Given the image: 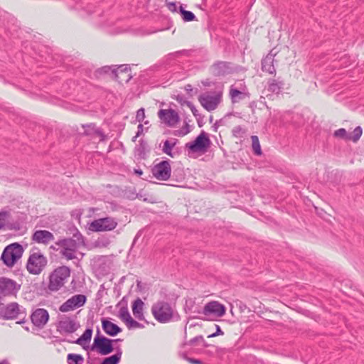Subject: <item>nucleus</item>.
<instances>
[{"mask_svg":"<svg viewBox=\"0 0 364 364\" xmlns=\"http://www.w3.org/2000/svg\"><path fill=\"white\" fill-rule=\"evenodd\" d=\"M70 267L65 265L55 268L49 275L47 289L51 292L59 291L64 287L70 276Z\"/></svg>","mask_w":364,"mask_h":364,"instance_id":"nucleus-1","label":"nucleus"},{"mask_svg":"<svg viewBox=\"0 0 364 364\" xmlns=\"http://www.w3.org/2000/svg\"><path fill=\"white\" fill-rule=\"evenodd\" d=\"M151 313L154 318L161 323L171 322L175 316L179 318L178 314H175L171 304L165 301H158L151 306Z\"/></svg>","mask_w":364,"mask_h":364,"instance_id":"nucleus-2","label":"nucleus"},{"mask_svg":"<svg viewBox=\"0 0 364 364\" xmlns=\"http://www.w3.org/2000/svg\"><path fill=\"white\" fill-rule=\"evenodd\" d=\"M47 258L38 248H33L28 259L26 269L30 274H40L47 265Z\"/></svg>","mask_w":364,"mask_h":364,"instance_id":"nucleus-3","label":"nucleus"},{"mask_svg":"<svg viewBox=\"0 0 364 364\" xmlns=\"http://www.w3.org/2000/svg\"><path fill=\"white\" fill-rule=\"evenodd\" d=\"M23 248L18 242H14L7 245L3 250L1 259L8 267H12L22 257Z\"/></svg>","mask_w":364,"mask_h":364,"instance_id":"nucleus-4","label":"nucleus"},{"mask_svg":"<svg viewBox=\"0 0 364 364\" xmlns=\"http://www.w3.org/2000/svg\"><path fill=\"white\" fill-rule=\"evenodd\" d=\"M122 339H110L100 334V331L97 328V334L94 338V342L90 347L91 350H97L101 355H108L114 350L113 342H121Z\"/></svg>","mask_w":364,"mask_h":364,"instance_id":"nucleus-5","label":"nucleus"},{"mask_svg":"<svg viewBox=\"0 0 364 364\" xmlns=\"http://www.w3.org/2000/svg\"><path fill=\"white\" fill-rule=\"evenodd\" d=\"M223 97V91L217 90L213 92H206L198 97L200 104L208 112L215 110L220 104Z\"/></svg>","mask_w":364,"mask_h":364,"instance_id":"nucleus-6","label":"nucleus"},{"mask_svg":"<svg viewBox=\"0 0 364 364\" xmlns=\"http://www.w3.org/2000/svg\"><path fill=\"white\" fill-rule=\"evenodd\" d=\"M210 143L207 134L202 131L194 141L186 144V148L192 153L205 152L210 146Z\"/></svg>","mask_w":364,"mask_h":364,"instance_id":"nucleus-7","label":"nucleus"},{"mask_svg":"<svg viewBox=\"0 0 364 364\" xmlns=\"http://www.w3.org/2000/svg\"><path fill=\"white\" fill-rule=\"evenodd\" d=\"M154 177L160 181H167L171 175V161L168 159L154 164L151 168Z\"/></svg>","mask_w":364,"mask_h":364,"instance_id":"nucleus-8","label":"nucleus"},{"mask_svg":"<svg viewBox=\"0 0 364 364\" xmlns=\"http://www.w3.org/2000/svg\"><path fill=\"white\" fill-rule=\"evenodd\" d=\"M80 325L75 318L70 316L63 317L57 323V331L60 334H71L75 333Z\"/></svg>","mask_w":364,"mask_h":364,"instance_id":"nucleus-9","label":"nucleus"},{"mask_svg":"<svg viewBox=\"0 0 364 364\" xmlns=\"http://www.w3.org/2000/svg\"><path fill=\"white\" fill-rule=\"evenodd\" d=\"M117 221L110 217L95 220L91 223L92 230L96 232L111 231L117 225Z\"/></svg>","mask_w":364,"mask_h":364,"instance_id":"nucleus-10","label":"nucleus"},{"mask_svg":"<svg viewBox=\"0 0 364 364\" xmlns=\"http://www.w3.org/2000/svg\"><path fill=\"white\" fill-rule=\"evenodd\" d=\"M87 296L84 294H76L68 299L59 307L61 312H68L85 305Z\"/></svg>","mask_w":364,"mask_h":364,"instance_id":"nucleus-11","label":"nucleus"},{"mask_svg":"<svg viewBox=\"0 0 364 364\" xmlns=\"http://www.w3.org/2000/svg\"><path fill=\"white\" fill-rule=\"evenodd\" d=\"M20 287L11 279L4 277H0V294L4 296L16 295Z\"/></svg>","mask_w":364,"mask_h":364,"instance_id":"nucleus-12","label":"nucleus"},{"mask_svg":"<svg viewBox=\"0 0 364 364\" xmlns=\"http://www.w3.org/2000/svg\"><path fill=\"white\" fill-rule=\"evenodd\" d=\"M178 140L176 138H171L165 140L159 146L164 154L168 155L171 158H176L181 155V150L176 147Z\"/></svg>","mask_w":364,"mask_h":364,"instance_id":"nucleus-13","label":"nucleus"},{"mask_svg":"<svg viewBox=\"0 0 364 364\" xmlns=\"http://www.w3.org/2000/svg\"><path fill=\"white\" fill-rule=\"evenodd\" d=\"M159 118L168 127H173L180 121L178 112L173 109H160L158 112Z\"/></svg>","mask_w":364,"mask_h":364,"instance_id":"nucleus-14","label":"nucleus"},{"mask_svg":"<svg viewBox=\"0 0 364 364\" xmlns=\"http://www.w3.org/2000/svg\"><path fill=\"white\" fill-rule=\"evenodd\" d=\"M212 73L215 76H224L237 71L232 63L226 61H218L211 66Z\"/></svg>","mask_w":364,"mask_h":364,"instance_id":"nucleus-15","label":"nucleus"},{"mask_svg":"<svg viewBox=\"0 0 364 364\" xmlns=\"http://www.w3.org/2000/svg\"><path fill=\"white\" fill-rule=\"evenodd\" d=\"M130 72V67L129 65H121L117 68H113L112 75L114 78L119 83H127L132 79V76Z\"/></svg>","mask_w":364,"mask_h":364,"instance_id":"nucleus-16","label":"nucleus"},{"mask_svg":"<svg viewBox=\"0 0 364 364\" xmlns=\"http://www.w3.org/2000/svg\"><path fill=\"white\" fill-rule=\"evenodd\" d=\"M202 313L205 316L214 315L221 317L225 314V307L218 301H210L205 305Z\"/></svg>","mask_w":364,"mask_h":364,"instance_id":"nucleus-17","label":"nucleus"},{"mask_svg":"<svg viewBox=\"0 0 364 364\" xmlns=\"http://www.w3.org/2000/svg\"><path fill=\"white\" fill-rule=\"evenodd\" d=\"M48 312L44 309H36L31 316L32 323L38 328L43 327L48 322Z\"/></svg>","mask_w":364,"mask_h":364,"instance_id":"nucleus-18","label":"nucleus"},{"mask_svg":"<svg viewBox=\"0 0 364 364\" xmlns=\"http://www.w3.org/2000/svg\"><path fill=\"white\" fill-rule=\"evenodd\" d=\"M18 314H20L19 306L16 302L8 304L0 311L1 316L6 320L16 318Z\"/></svg>","mask_w":364,"mask_h":364,"instance_id":"nucleus-19","label":"nucleus"},{"mask_svg":"<svg viewBox=\"0 0 364 364\" xmlns=\"http://www.w3.org/2000/svg\"><path fill=\"white\" fill-rule=\"evenodd\" d=\"M54 235L52 232L46 230H36L32 235V240L39 244L47 245L54 240Z\"/></svg>","mask_w":364,"mask_h":364,"instance_id":"nucleus-20","label":"nucleus"},{"mask_svg":"<svg viewBox=\"0 0 364 364\" xmlns=\"http://www.w3.org/2000/svg\"><path fill=\"white\" fill-rule=\"evenodd\" d=\"M119 317L122 321L125 322L127 327L129 329L136 328L139 324V322L134 320L128 310L127 305L122 306L119 310Z\"/></svg>","mask_w":364,"mask_h":364,"instance_id":"nucleus-21","label":"nucleus"},{"mask_svg":"<svg viewBox=\"0 0 364 364\" xmlns=\"http://www.w3.org/2000/svg\"><path fill=\"white\" fill-rule=\"evenodd\" d=\"M101 321L103 331L106 334L110 336H115L122 331L119 326L111 322L106 318H102Z\"/></svg>","mask_w":364,"mask_h":364,"instance_id":"nucleus-22","label":"nucleus"},{"mask_svg":"<svg viewBox=\"0 0 364 364\" xmlns=\"http://www.w3.org/2000/svg\"><path fill=\"white\" fill-rule=\"evenodd\" d=\"M284 86V82L280 77L277 79H269L267 82V90L273 94H280Z\"/></svg>","mask_w":364,"mask_h":364,"instance_id":"nucleus-23","label":"nucleus"},{"mask_svg":"<svg viewBox=\"0 0 364 364\" xmlns=\"http://www.w3.org/2000/svg\"><path fill=\"white\" fill-rule=\"evenodd\" d=\"M275 54L272 53V50L266 55L262 60V70L264 72H267L269 74H274L276 73V69L274 65Z\"/></svg>","mask_w":364,"mask_h":364,"instance_id":"nucleus-24","label":"nucleus"},{"mask_svg":"<svg viewBox=\"0 0 364 364\" xmlns=\"http://www.w3.org/2000/svg\"><path fill=\"white\" fill-rule=\"evenodd\" d=\"M229 95L232 104L237 103L250 97L248 92L240 91L234 85L230 87Z\"/></svg>","mask_w":364,"mask_h":364,"instance_id":"nucleus-25","label":"nucleus"},{"mask_svg":"<svg viewBox=\"0 0 364 364\" xmlns=\"http://www.w3.org/2000/svg\"><path fill=\"white\" fill-rule=\"evenodd\" d=\"M144 303L140 298H137L135 299L132 306V312L134 317L140 321H144L145 319L144 316Z\"/></svg>","mask_w":364,"mask_h":364,"instance_id":"nucleus-26","label":"nucleus"},{"mask_svg":"<svg viewBox=\"0 0 364 364\" xmlns=\"http://www.w3.org/2000/svg\"><path fill=\"white\" fill-rule=\"evenodd\" d=\"M56 245L63 249H66L70 251H77L79 248V243L73 238H65L59 240Z\"/></svg>","mask_w":364,"mask_h":364,"instance_id":"nucleus-27","label":"nucleus"},{"mask_svg":"<svg viewBox=\"0 0 364 364\" xmlns=\"http://www.w3.org/2000/svg\"><path fill=\"white\" fill-rule=\"evenodd\" d=\"M92 335V328H87L82 335H81L76 341H72V343L82 346L84 343H87L90 341Z\"/></svg>","mask_w":364,"mask_h":364,"instance_id":"nucleus-28","label":"nucleus"},{"mask_svg":"<svg viewBox=\"0 0 364 364\" xmlns=\"http://www.w3.org/2000/svg\"><path fill=\"white\" fill-rule=\"evenodd\" d=\"M178 13L181 14L184 22H190L196 20L195 14L192 11L185 10L182 5L178 8Z\"/></svg>","mask_w":364,"mask_h":364,"instance_id":"nucleus-29","label":"nucleus"},{"mask_svg":"<svg viewBox=\"0 0 364 364\" xmlns=\"http://www.w3.org/2000/svg\"><path fill=\"white\" fill-rule=\"evenodd\" d=\"M68 364H83L84 358L80 354L69 353L67 356Z\"/></svg>","mask_w":364,"mask_h":364,"instance_id":"nucleus-30","label":"nucleus"},{"mask_svg":"<svg viewBox=\"0 0 364 364\" xmlns=\"http://www.w3.org/2000/svg\"><path fill=\"white\" fill-rule=\"evenodd\" d=\"M252 147L255 155L260 156L262 154V149L257 136H252Z\"/></svg>","mask_w":364,"mask_h":364,"instance_id":"nucleus-31","label":"nucleus"},{"mask_svg":"<svg viewBox=\"0 0 364 364\" xmlns=\"http://www.w3.org/2000/svg\"><path fill=\"white\" fill-rule=\"evenodd\" d=\"M82 127H92V129L93 130V132L95 134L100 137V141H103L106 139V135L103 132L102 129L100 128H96L95 124L93 123L89 124H83Z\"/></svg>","mask_w":364,"mask_h":364,"instance_id":"nucleus-32","label":"nucleus"},{"mask_svg":"<svg viewBox=\"0 0 364 364\" xmlns=\"http://www.w3.org/2000/svg\"><path fill=\"white\" fill-rule=\"evenodd\" d=\"M146 146H147L146 142L144 140L141 139L139 141V144L138 146L136 147V151L138 153V155L142 159H144L146 155Z\"/></svg>","mask_w":364,"mask_h":364,"instance_id":"nucleus-33","label":"nucleus"},{"mask_svg":"<svg viewBox=\"0 0 364 364\" xmlns=\"http://www.w3.org/2000/svg\"><path fill=\"white\" fill-rule=\"evenodd\" d=\"M362 133V128L360 126L356 127L353 132V134H349V140H352L353 142L358 141L360 138Z\"/></svg>","mask_w":364,"mask_h":364,"instance_id":"nucleus-34","label":"nucleus"},{"mask_svg":"<svg viewBox=\"0 0 364 364\" xmlns=\"http://www.w3.org/2000/svg\"><path fill=\"white\" fill-rule=\"evenodd\" d=\"M77 251H70L67 250L66 249L61 248L60 250V254L62 257H65L68 260H71L76 258V253Z\"/></svg>","mask_w":364,"mask_h":364,"instance_id":"nucleus-35","label":"nucleus"},{"mask_svg":"<svg viewBox=\"0 0 364 364\" xmlns=\"http://www.w3.org/2000/svg\"><path fill=\"white\" fill-rule=\"evenodd\" d=\"M334 136L348 139L349 140V134H347V132L345 129L341 128L334 132Z\"/></svg>","mask_w":364,"mask_h":364,"instance_id":"nucleus-36","label":"nucleus"},{"mask_svg":"<svg viewBox=\"0 0 364 364\" xmlns=\"http://www.w3.org/2000/svg\"><path fill=\"white\" fill-rule=\"evenodd\" d=\"M112 70H113V68L111 66H108V65L103 66V67L97 69L95 71V75L97 76H100V75H102L108 74L109 73H112Z\"/></svg>","mask_w":364,"mask_h":364,"instance_id":"nucleus-37","label":"nucleus"},{"mask_svg":"<svg viewBox=\"0 0 364 364\" xmlns=\"http://www.w3.org/2000/svg\"><path fill=\"white\" fill-rule=\"evenodd\" d=\"M232 133L235 137H241L245 133V131L240 126H236L232 129Z\"/></svg>","mask_w":364,"mask_h":364,"instance_id":"nucleus-38","label":"nucleus"},{"mask_svg":"<svg viewBox=\"0 0 364 364\" xmlns=\"http://www.w3.org/2000/svg\"><path fill=\"white\" fill-rule=\"evenodd\" d=\"M145 118V110L144 108H140L137 110L136 114V120L141 124Z\"/></svg>","mask_w":364,"mask_h":364,"instance_id":"nucleus-39","label":"nucleus"},{"mask_svg":"<svg viewBox=\"0 0 364 364\" xmlns=\"http://www.w3.org/2000/svg\"><path fill=\"white\" fill-rule=\"evenodd\" d=\"M188 125L186 124L185 127H183L182 129L176 130L174 132L175 136H184L187 134L189 132Z\"/></svg>","mask_w":364,"mask_h":364,"instance_id":"nucleus-40","label":"nucleus"},{"mask_svg":"<svg viewBox=\"0 0 364 364\" xmlns=\"http://www.w3.org/2000/svg\"><path fill=\"white\" fill-rule=\"evenodd\" d=\"M198 341L204 342V338H203V336L200 335V336H197L193 338L192 339H191L188 341V344L190 346H194L196 344V343L198 342Z\"/></svg>","mask_w":364,"mask_h":364,"instance_id":"nucleus-41","label":"nucleus"},{"mask_svg":"<svg viewBox=\"0 0 364 364\" xmlns=\"http://www.w3.org/2000/svg\"><path fill=\"white\" fill-rule=\"evenodd\" d=\"M186 105L188 106L190 108V109L191 110L193 114L196 117H198V116L200 115L198 112V110L196 109V107L194 106V105L191 102H186Z\"/></svg>","mask_w":364,"mask_h":364,"instance_id":"nucleus-42","label":"nucleus"},{"mask_svg":"<svg viewBox=\"0 0 364 364\" xmlns=\"http://www.w3.org/2000/svg\"><path fill=\"white\" fill-rule=\"evenodd\" d=\"M166 6L168 10L171 12H178L176 2H167Z\"/></svg>","mask_w":364,"mask_h":364,"instance_id":"nucleus-43","label":"nucleus"},{"mask_svg":"<svg viewBox=\"0 0 364 364\" xmlns=\"http://www.w3.org/2000/svg\"><path fill=\"white\" fill-rule=\"evenodd\" d=\"M97 243L98 245L107 247L110 243V240L108 238H101L98 239Z\"/></svg>","mask_w":364,"mask_h":364,"instance_id":"nucleus-44","label":"nucleus"},{"mask_svg":"<svg viewBox=\"0 0 364 364\" xmlns=\"http://www.w3.org/2000/svg\"><path fill=\"white\" fill-rule=\"evenodd\" d=\"M176 100L181 105H186V102H188V100H186V97H184L183 95H178L176 97Z\"/></svg>","mask_w":364,"mask_h":364,"instance_id":"nucleus-45","label":"nucleus"},{"mask_svg":"<svg viewBox=\"0 0 364 364\" xmlns=\"http://www.w3.org/2000/svg\"><path fill=\"white\" fill-rule=\"evenodd\" d=\"M187 361L191 364H203V362L200 360L193 358H187Z\"/></svg>","mask_w":364,"mask_h":364,"instance_id":"nucleus-46","label":"nucleus"},{"mask_svg":"<svg viewBox=\"0 0 364 364\" xmlns=\"http://www.w3.org/2000/svg\"><path fill=\"white\" fill-rule=\"evenodd\" d=\"M85 129V131L83 132V134L86 136H89V135H91L92 134H94L93 132V130L92 129V127L90 128H88V127H83Z\"/></svg>","mask_w":364,"mask_h":364,"instance_id":"nucleus-47","label":"nucleus"},{"mask_svg":"<svg viewBox=\"0 0 364 364\" xmlns=\"http://www.w3.org/2000/svg\"><path fill=\"white\" fill-rule=\"evenodd\" d=\"M137 132L136 134V136H139L141 134H142V132H143V125L142 124H139L137 127Z\"/></svg>","mask_w":364,"mask_h":364,"instance_id":"nucleus-48","label":"nucleus"},{"mask_svg":"<svg viewBox=\"0 0 364 364\" xmlns=\"http://www.w3.org/2000/svg\"><path fill=\"white\" fill-rule=\"evenodd\" d=\"M223 334L224 333L221 330L220 327L218 325H216V331L214 333V336H220Z\"/></svg>","mask_w":364,"mask_h":364,"instance_id":"nucleus-49","label":"nucleus"},{"mask_svg":"<svg viewBox=\"0 0 364 364\" xmlns=\"http://www.w3.org/2000/svg\"><path fill=\"white\" fill-rule=\"evenodd\" d=\"M203 117L201 115H199V116H198V117H196L198 125L199 127H201L203 126L204 122H203Z\"/></svg>","mask_w":364,"mask_h":364,"instance_id":"nucleus-50","label":"nucleus"},{"mask_svg":"<svg viewBox=\"0 0 364 364\" xmlns=\"http://www.w3.org/2000/svg\"><path fill=\"white\" fill-rule=\"evenodd\" d=\"M134 172L138 176H141L143 174V171L141 169H134Z\"/></svg>","mask_w":364,"mask_h":364,"instance_id":"nucleus-51","label":"nucleus"},{"mask_svg":"<svg viewBox=\"0 0 364 364\" xmlns=\"http://www.w3.org/2000/svg\"><path fill=\"white\" fill-rule=\"evenodd\" d=\"M185 90L186 92H190L193 90V87L191 85L188 84L185 86Z\"/></svg>","mask_w":364,"mask_h":364,"instance_id":"nucleus-52","label":"nucleus"},{"mask_svg":"<svg viewBox=\"0 0 364 364\" xmlns=\"http://www.w3.org/2000/svg\"><path fill=\"white\" fill-rule=\"evenodd\" d=\"M202 83H203V85L204 86H210V81H208V80L204 81V82H203Z\"/></svg>","mask_w":364,"mask_h":364,"instance_id":"nucleus-53","label":"nucleus"},{"mask_svg":"<svg viewBox=\"0 0 364 364\" xmlns=\"http://www.w3.org/2000/svg\"><path fill=\"white\" fill-rule=\"evenodd\" d=\"M181 357H182L183 359L186 360H187V358H190L189 357H188V356L186 355V353H182V354H181Z\"/></svg>","mask_w":364,"mask_h":364,"instance_id":"nucleus-54","label":"nucleus"},{"mask_svg":"<svg viewBox=\"0 0 364 364\" xmlns=\"http://www.w3.org/2000/svg\"><path fill=\"white\" fill-rule=\"evenodd\" d=\"M136 286H137V288H138V289H141V282L137 281Z\"/></svg>","mask_w":364,"mask_h":364,"instance_id":"nucleus-55","label":"nucleus"},{"mask_svg":"<svg viewBox=\"0 0 364 364\" xmlns=\"http://www.w3.org/2000/svg\"><path fill=\"white\" fill-rule=\"evenodd\" d=\"M144 326L140 323H139L136 328H143Z\"/></svg>","mask_w":364,"mask_h":364,"instance_id":"nucleus-56","label":"nucleus"},{"mask_svg":"<svg viewBox=\"0 0 364 364\" xmlns=\"http://www.w3.org/2000/svg\"><path fill=\"white\" fill-rule=\"evenodd\" d=\"M203 343V346L206 348L208 346H209V345L204 341V342H202Z\"/></svg>","mask_w":364,"mask_h":364,"instance_id":"nucleus-57","label":"nucleus"},{"mask_svg":"<svg viewBox=\"0 0 364 364\" xmlns=\"http://www.w3.org/2000/svg\"><path fill=\"white\" fill-rule=\"evenodd\" d=\"M216 336H214V333H212V334H210L208 337V338H213V337H215Z\"/></svg>","mask_w":364,"mask_h":364,"instance_id":"nucleus-58","label":"nucleus"},{"mask_svg":"<svg viewBox=\"0 0 364 364\" xmlns=\"http://www.w3.org/2000/svg\"><path fill=\"white\" fill-rule=\"evenodd\" d=\"M6 363H7V361L6 360H4L0 362V364H6Z\"/></svg>","mask_w":364,"mask_h":364,"instance_id":"nucleus-59","label":"nucleus"},{"mask_svg":"<svg viewBox=\"0 0 364 364\" xmlns=\"http://www.w3.org/2000/svg\"><path fill=\"white\" fill-rule=\"evenodd\" d=\"M137 137H138V136H134L133 137V139H132V141H135Z\"/></svg>","mask_w":364,"mask_h":364,"instance_id":"nucleus-60","label":"nucleus"},{"mask_svg":"<svg viewBox=\"0 0 364 364\" xmlns=\"http://www.w3.org/2000/svg\"><path fill=\"white\" fill-rule=\"evenodd\" d=\"M213 127H214L215 130H216V129H217V122L213 125Z\"/></svg>","mask_w":364,"mask_h":364,"instance_id":"nucleus-61","label":"nucleus"},{"mask_svg":"<svg viewBox=\"0 0 364 364\" xmlns=\"http://www.w3.org/2000/svg\"><path fill=\"white\" fill-rule=\"evenodd\" d=\"M23 322H24V321H23V320H21V321H18V322H17V323H23Z\"/></svg>","mask_w":364,"mask_h":364,"instance_id":"nucleus-62","label":"nucleus"},{"mask_svg":"<svg viewBox=\"0 0 364 364\" xmlns=\"http://www.w3.org/2000/svg\"><path fill=\"white\" fill-rule=\"evenodd\" d=\"M212 121H213V117H212V116H210V122H212Z\"/></svg>","mask_w":364,"mask_h":364,"instance_id":"nucleus-63","label":"nucleus"}]
</instances>
